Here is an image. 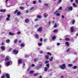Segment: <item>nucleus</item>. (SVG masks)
<instances>
[{"label":"nucleus","mask_w":78,"mask_h":78,"mask_svg":"<svg viewBox=\"0 0 78 78\" xmlns=\"http://www.w3.org/2000/svg\"><path fill=\"white\" fill-rule=\"evenodd\" d=\"M46 66L48 67H49V64H47V65H46Z\"/></svg>","instance_id":"obj_62"},{"label":"nucleus","mask_w":78,"mask_h":78,"mask_svg":"<svg viewBox=\"0 0 78 78\" xmlns=\"http://www.w3.org/2000/svg\"><path fill=\"white\" fill-rule=\"evenodd\" d=\"M34 9V7H32L30 9V10H33Z\"/></svg>","instance_id":"obj_50"},{"label":"nucleus","mask_w":78,"mask_h":78,"mask_svg":"<svg viewBox=\"0 0 78 78\" xmlns=\"http://www.w3.org/2000/svg\"><path fill=\"white\" fill-rule=\"evenodd\" d=\"M60 45V43H58L57 44V45Z\"/></svg>","instance_id":"obj_61"},{"label":"nucleus","mask_w":78,"mask_h":78,"mask_svg":"<svg viewBox=\"0 0 78 78\" xmlns=\"http://www.w3.org/2000/svg\"><path fill=\"white\" fill-rule=\"evenodd\" d=\"M44 17L45 18L47 17H48V14H47L46 13H44Z\"/></svg>","instance_id":"obj_16"},{"label":"nucleus","mask_w":78,"mask_h":78,"mask_svg":"<svg viewBox=\"0 0 78 78\" xmlns=\"http://www.w3.org/2000/svg\"><path fill=\"white\" fill-rule=\"evenodd\" d=\"M33 4H36V2L34 1L33 2Z\"/></svg>","instance_id":"obj_55"},{"label":"nucleus","mask_w":78,"mask_h":78,"mask_svg":"<svg viewBox=\"0 0 78 78\" xmlns=\"http://www.w3.org/2000/svg\"><path fill=\"white\" fill-rule=\"evenodd\" d=\"M65 44H66L67 47H69V45H70L69 43L68 42H66L65 43Z\"/></svg>","instance_id":"obj_13"},{"label":"nucleus","mask_w":78,"mask_h":78,"mask_svg":"<svg viewBox=\"0 0 78 78\" xmlns=\"http://www.w3.org/2000/svg\"><path fill=\"white\" fill-rule=\"evenodd\" d=\"M1 50H2V51H4V50H5V46H1Z\"/></svg>","instance_id":"obj_7"},{"label":"nucleus","mask_w":78,"mask_h":78,"mask_svg":"<svg viewBox=\"0 0 78 78\" xmlns=\"http://www.w3.org/2000/svg\"><path fill=\"white\" fill-rule=\"evenodd\" d=\"M17 12H18V10H16L14 12V14H15Z\"/></svg>","instance_id":"obj_49"},{"label":"nucleus","mask_w":78,"mask_h":78,"mask_svg":"<svg viewBox=\"0 0 78 78\" xmlns=\"http://www.w3.org/2000/svg\"><path fill=\"white\" fill-rule=\"evenodd\" d=\"M38 66V67H37V70H38V69H39L40 68H41V67H42V62L41 61L39 62Z\"/></svg>","instance_id":"obj_1"},{"label":"nucleus","mask_w":78,"mask_h":78,"mask_svg":"<svg viewBox=\"0 0 78 78\" xmlns=\"http://www.w3.org/2000/svg\"><path fill=\"white\" fill-rule=\"evenodd\" d=\"M57 27V25H56V23H55V25H54V28H56Z\"/></svg>","instance_id":"obj_39"},{"label":"nucleus","mask_w":78,"mask_h":78,"mask_svg":"<svg viewBox=\"0 0 78 78\" xmlns=\"http://www.w3.org/2000/svg\"><path fill=\"white\" fill-rule=\"evenodd\" d=\"M49 62V61H46L45 62V64H47V63H48Z\"/></svg>","instance_id":"obj_42"},{"label":"nucleus","mask_w":78,"mask_h":78,"mask_svg":"<svg viewBox=\"0 0 78 78\" xmlns=\"http://www.w3.org/2000/svg\"><path fill=\"white\" fill-rule=\"evenodd\" d=\"M21 33V32H20V31H18V32H17V34H20Z\"/></svg>","instance_id":"obj_38"},{"label":"nucleus","mask_w":78,"mask_h":78,"mask_svg":"<svg viewBox=\"0 0 78 78\" xmlns=\"http://www.w3.org/2000/svg\"><path fill=\"white\" fill-rule=\"evenodd\" d=\"M37 20H38V19L37 18H36L35 20V21H37Z\"/></svg>","instance_id":"obj_64"},{"label":"nucleus","mask_w":78,"mask_h":78,"mask_svg":"<svg viewBox=\"0 0 78 78\" xmlns=\"http://www.w3.org/2000/svg\"><path fill=\"white\" fill-rule=\"evenodd\" d=\"M17 12H18V10H16L14 12V14H15Z\"/></svg>","instance_id":"obj_47"},{"label":"nucleus","mask_w":78,"mask_h":78,"mask_svg":"<svg viewBox=\"0 0 78 78\" xmlns=\"http://www.w3.org/2000/svg\"><path fill=\"white\" fill-rule=\"evenodd\" d=\"M38 59L37 58H35L34 60V62H36V61H37Z\"/></svg>","instance_id":"obj_34"},{"label":"nucleus","mask_w":78,"mask_h":78,"mask_svg":"<svg viewBox=\"0 0 78 78\" xmlns=\"http://www.w3.org/2000/svg\"><path fill=\"white\" fill-rule=\"evenodd\" d=\"M37 18H38V19H41L42 17H41V16L37 15Z\"/></svg>","instance_id":"obj_26"},{"label":"nucleus","mask_w":78,"mask_h":78,"mask_svg":"<svg viewBox=\"0 0 78 78\" xmlns=\"http://www.w3.org/2000/svg\"><path fill=\"white\" fill-rule=\"evenodd\" d=\"M65 40L66 41H70V39L68 38H66L65 39Z\"/></svg>","instance_id":"obj_28"},{"label":"nucleus","mask_w":78,"mask_h":78,"mask_svg":"<svg viewBox=\"0 0 78 78\" xmlns=\"http://www.w3.org/2000/svg\"><path fill=\"white\" fill-rule=\"evenodd\" d=\"M17 12H18V10H16L14 12V14H15Z\"/></svg>","instance_id":"obj_48"},{"label":"nucleus","mask_w":78,"mask_h":78,"mask_svg":"<svg viewBox=\"0 0 78 78\" xmlns=\"http://www.w3.org/2000/svg\"><path fill=\"white\" fill-rule=\"evenodd\" d=\"M1 56L2 57H5V55H3V54H1Z\"/></svg>","instance_id":"obj_59"},{"label":"nucleus","mask_w":78,"mask_h":78,"mask_svg":"<svg viewBox=\"0 0 78 78\" xmlns=\"http://www.w3.org/2000/svg\"><path fill=\"white\" fill-rule=\"evenodd\" d=\"M6 43H9L10 42V40L9 39H7L6 41Z\"/></svg>","instance_id":"obj_20"},{"label":"nucleus","mask_w":78,"mask_h":78,"mask_svg":"<svg viewBox=\"0 0 78 78\" xmlns=\"http://www.w3.org/2000/svg\"><path fill=\"white\" fill-rule=\"evenodd\" d=\"M68 66L69 67H73V65L72 64H69Z\"/></svg>","instance_id":"obj_24"},{"label":"nucleus","mask_w":78,"mask_h":78,"mask_svg":"<svg viewBox=\"0 0 78 78\" xmlns=\"http://www.w3.org/2000/svg\"><path fill=\"white\" fill-rule=\"evenodd\" d=\"M43 41V38H41V39H40L41 42H42Z\"/></svg>","instance_id":"obj_56"},{"label":"nucleus","mask_w":78,"mask_h":78,"mask_svg":"<svg viewBox=\"0 0 78 78\" xmlns=\"http://www.w3.org/2000/svg\"><path fill=\"white\" fill-rule=\"evenodd\" d=\"M42 0H39L38 1V3H41L42 2Z\"/></svg>","instance_id":"obj_51"},{"label":"nucleus","mask_w":78,"mask_h":78,"mask_svg":"<svg viewBox=\"0 0 78 78\" xmlns=\"http://www.w3.org/2000/svg\"><path fill=\"white\" fill-rule=\"evenodd\" d=\"M56 37L55 36H54L53 37H52L53 40H55V39H56Z\"/></svg>","instance_id":"obj_29"},{"label":"nucleus","mask_w":78,"mask_h":78,"mask_svg":"<svg viewBox=\"0 0 78 78\" xmlns=\"http://www.w3.org/2000/svg\"><path fill=\"white\" fill-rule=\"evenodd\" d=\"M20 46L21 47H25V44H21L20 45Z\"/></svg>","instance_id":"obj_22"},{"label":"nucleus","mask_w":78,"mask_h":78,"mask_svg":"<svg viewBox=\"0 0 78 78\" xmlns=\"http://www.w3.org/2000/svg\"><path fill=\"white\" fill-rule=\"evenodd\" d=\"M72 22L73 25L75 24V20H73Z\"/></svg>","instance_id":"obj_30"},{"label":"nucleus","mask_w":78,"mask_h":78,"mask_svg":"<svg viewBox=\"0 0 78 78\" xmlns=\"http://www.w3.org/2000/svg\"><path fill=\"white\" fill-rule=\"evenodd\" d=\"M9 35L10 36H14V34L10 32L9 33Z\"/></svg>","instance_id":"obj_11"},{"label":"nucleus","mask_w":78,"mask_h":78,"mask_svg":"<svg viewBox=\"0 0 78 78\" xmlns=\"http://www.w3.org/2000/svg\"><path fill=\"white\" fill-rule=\"evenodd\" d=\"M9 56H7L6 58L5 59V61H9Z\"/></svg>","instance_id":"obj_9"},{"label":"nucleus","mask_w":78,"mask_h":78,"mask_svg":"<svg viewBox=\"0 0 78 78\" xmlns=\"http://www.w3.org/2000/svg\"><path fill=\"white\" fill-rule=\"evenodd\" d=\"M70 51V49H68L67 50H66V52H69Z\"/></svg>","instance_id":"obj_53"},{"label":"nucleus","mask_w":78,"mask_h":78,"mask_svg":"<svg viewBox=\"0 0 78 78\" xmlns=\"http://www.w3.org/2000/svg\"><path fill=\"white\" fill-rule=\"evenodd\" d=\"M62 9V7H60V8L58 9V10H61Z\"/></svg>","instance_id":"obj_46"},{"label":"nucleus","mask_w":78,"mask_h":78,"mask_svg":"<svg viewBox=\"0 0 78 78\" xmlns=\"http://www.w3.org/2000/svg\"><path fill=\"white\" fill-rule=\"evenodd\" d=\"M5 75H3L1 77V78H5Z\"/></svg>","instance_id":"obj_52"},{"label":"nucleus","mask_w":78,"mask_h":78,"mask_svg":"<svg viewBox=\"0 0 78 78\" xmlns=\"http://www.w3.org/2000/svg\"><path fill=\"white\" fill-rule=\"evenodd\" d=\"M42 30V28L40 27L38 29V30H37L38 31H41Z\"/></svg>","instance_id":"obj_10"},{"label":"nucleus","mask_w":78,"mask_h":78,"mask_svg":"<svg viewBox=\"0 0 78 78\" xmlns=\"http://www.w3.org/2000/svg\"><path fill=\"white\" fill-rule=\"evenodd\" d=\"M72 69H77V66H74L72 67Z\"/></svg>","instance_id":"obj_21"},{"label":"nucleus","mask_w":78,"mask_h":78,"mask_svg":"<svg viewBox=\"0 0 78 78\" xmlns=\"http://www.w3.org/2000/svg\"><path fill=\"white\" fill-rule=\"evenodd\" d=\"M29 21V19H26V20H25V22L26 23H28Z\"/></svg>","instance_id":"obj_12"},{"label":"nucleus","mask_w":78,"mask_h":78,"mask_svg":"<svg viewBox=\"0 0 78 78\" xmlns=\"http://www.w3.org/2000/svg\"><path fill=\"white\" fill-rule=\"evenodd\" d=\"M46 58L47 59H49V56L48 55H46Z\"/></svg>","instance_id":"obj_33"},{"label":"nucleus","mask_w":78,"mask_h":78,"mask_svg":"<svg viewBox=\"0 0 78 78\" xmlns=\"http://www.w3.org/2000/svg\"><path fill=\"white\" fill-rule=\"evenodd\" d=\"M37 75H38V73H36V74H34V76H37Z\"/></svg>","instance_id":"obj_41"},{"label":"nucleus","mask_w":78,"mask_h":78,"mask_svg":"<svg viewBox=\"0 0 78 78\" xmlns=\"http://www.w3.org/2000/svg\"><path fill=\"white\" fill-rule=\"evenodd\" d=\"M22 62V59H19L18 61V63L19 64H21Z\"/></svg>","instance_id":"obj_8"},{"label":"nucleus","mask_w":78,"mask_h":78,"mask_svg":"<svg viewBox=\"0 0 78 78\" xmlns=\"http://www.w3.org/2000/svg\"><path fill=\"white\" fill-rule=\"evenodd\" d=\"M62 0H59L58 1V3L59 4H60L61 3V2H62Z\"/></svg>","instance_id":"obj_35"},{"label":"nucleus","mask_w":78,"mask_h":78,"mask_svg":"<svg viewBox=\"0 0 78 78\" xmlns=\"http://www.w3.org/2000/svg\"><path fill=\"white\" fill-rule=\"evenodd\" d=\"M0 12H5V11H6V9H4V10H0Z\"/></svg>","instance_id":"obj_27"},{"label":"nucleus","mask_w":78,"mask_h":78,"mask_svg":"<svg viewBox=\"0 0 78 78\" xmlns=\"http://www.w3.org/2000/svg\"><path fill=\"white\" fill-rule=\"evenodd\" d=\"M17 16H19V15H20V12H17Z\"/></svg>","instance_id":"obj_32"},{"label":"nucleus","mask_w":78,"mask_h":78,"mask_svg":"<svg viewBox=\"0 0 78 78\" xmlns=\"http://www.w3.org/2000/svg\"><path fill=\"white\" fill-rule=\"evenodd\" d=\"M76 2L77 4H78V0H76Z\"/></svg>","instance_id":"obj_63"},{"label":"nucleus","mask_w":78,"mask_h":78,"mask_svg":"<svg viewBox=\"0 0 78 78\" xmlns=\"http://www.w3.org/2000/svg\"><path fill=\"white\" fill-rule=\"evenodd\" d=\"M28 13V10H27L26 11V13L27 14Z\"/></svg>","instance_id":"obj_54"},{"label":"nucleus","mask_w":78,"mask_h":78,"mask_svg":"<svg viewBox=\"0 0 78 78\" xmlns=\"http://www.w3.org/2000/svg\"><path fill=\"white\" fill-rule=\"evenodd\" d=\"M20 9H24V7H20Z\"/></svg>","instance_id":"obj_44"},{"label":"nucleus","mask_w":78,"mask_h":78,"mask_svg":"<svg viewBox=\"0 0 78 78\" xmlns=\"http://www.w3.org/2000/svg\"><path fill=\"white\" fill-rule=\"evenodd\" d=\"M62 19H65V17H64V16L63 15H62Z\"/></svg>","instance_id":"obj_57"},{"label":"nucleus","mask_w":78,"mask_h":78,"mask_svg":"<svg viewBox=\"0 0 78 78\" xmlns=\"http://www.w3.org/2000/svg\"><path fill=\"white\" fill-rule=\"evenodd\" d=\"M35 37H36V38H37V39H39V36L37 34H35Z\"/></svg>","instance_id":"obj_15"},{"label":"nucleus","mask_w":78,"mask_h":78,"mask_svg":"<svg viewBox=\"0 0 78 78\" xmlns=\"http://www.w3.org/2000/svg\"><path fill=\"white\" fill-rule=\"evenodd\" d=\"M59 67L61 68V69L64 70L65 69H66V66L65 64H63L62 65L60 66Z\"/></svg>","instance_id":"obj_2"},{"label":"nucleus","mask_w":78,"mask_h":78,"mask_svg":"<svg viewBox=\"0 0 78 78\" xmlns=\"http://www.w3.org/2000/svg\"><path fill=\"white\" fill-rule=\"evenodd\" d=\"M6 75L7 78H10V76H9V74H6Z\"/></svg>","instance_id":"obj_18"},{"label":"nucleus","mask_w":78,"mask_h":78,"mask_svg":"<svg viewBox=\"0 0 78 78\" xmlns=\"http://www.w3.org/2000/svg\"><path fill=\"white\" fill-rule=\"evenodd\" d=\"M12 48H10L9 49V51H10L12 50Z\"/></svg>","instance_id":"obj_60"},{"label":"nucleus","mask_w":78,"mask_h":78,"mask_svg":"<svg viewBox=\"0 0 78 78\" xmlns=\"http://www.w3.org/2000/svg\"><path fill=\"white\" fill-rule=\"evenodd\" d=\"M58 12V10L56 11H55L54 13V14H55L56 13H57Z\"/></svg>","instance_id":"obj_58"},{"label":"nucleus","mask_w":78,"mask_h":78,"mask_svg":"<svg viewBox=\"0 0 78 78\" xmlns=\"http://www.w3.org/2000/svg\"><path fill=\"white\" fill-rule=\"evenodd\" d=\"M13 52L15 54V55H17L18 53V51H16V50H14L13 51Z\"/></svg>","instance_id":"obj_6"},{"label":"nucleus","mask_w":78,"mask_h":78,"mask_svg":"<svg viewBox=\"0 0 78 78\" xmlns=\"http://www.w3.org/2000/svg\"><path fill=\"white\" fill-rule=\"evenodd\" d=\"M34 71H30V73H34Z\"/></svg>","instance_id":"obj_31"},{"label":"nucleus","mask_w":78,"mask_h":78,"mask_svg":"<svg viewBox=\"0 0 78 78\" xmlns=\"http://www.w3.org/2000/svg\"><path fill=\"white\" fill-rule=\"evenodd\" d=\"M53 57H51V58H49L50 61H52L53 60Z\"/></svg>","instance_id":"obj_19"},{"label":"nucleus","mask_w":78,"mask_h":78,"mask_svg":"<svg viewBox=\"0 0 78 78\" xmlns=\"http://www.w3.org/2000/svg\"><path fill=\"white\" fill-rule=\"evenodd\" d=\"M73 5L74 7H77V5L75 4V3H73Z\"/></svg>","instance_id":"obj_23"},{"label":"nucleus","mask_w":78,"mask_h":78,"mask_svg":"<svg viewBox=\"0 0 78 78\" xmlns=\"http://www.w3.org/2000/svg\"><path fill=\"white\" fill-rule=\"evenodd\" d=\"M7 16L8 17V18L6 19L7 20H10V17H11V16L9 15H7Z\"/></svg>","instance_id":"obj_5"},{"label":"nucleus","mask_w":78,"mask_h":78,"mask_svg":"<svg viewBox=\"0 0 78 78\" xmlns=\"http://www.w3.org/2000/svg\"><path fill=\"white\" fill-rule=\"evenodd\" d=\"M47 70H48V68L47 67H45L44 69V71L47 72Z\"/></svg>","instance_id":"obj_25"},{"label":"nucleus","mask_w":78,"mask_h":78,"mask_svg":"<svg viewBox=\"0 0 78 78\" xmlns=\"http://www.w3.org/2000/svg\"><path fill=\"white\" fill-rule=\"evenodd\" d=\"M74 28V27L73 26H72L71 27V33H73V32Z\"/></svg>","instance_id":"obj_4"},{"label":"nucleus","mask_w":78,"mask_h":78,"mask_svg":"<svg viewBox=\"0 0 78 78\" xmlns=\"http://www.w3.org/2000/svg\"><path fill=\"white\" fill-rule=\"evenodd\" d=\"M12 64V61H10L9 62H8L6 63V66H9V65H11Z\"/></svg>","instance_id":"obj_3"},{"label":"nucleus","mask_w":78,"mask_h":78,"mask_svg":"<svg viewBox=\"0 0 78 78\" xmlns=\"http://www.w3.org/2000/svg\"><path fill=\"white\" fill-rule=\"evenodd\" d=\"M56 16H60V14L59 13H57V14H56Z\"/></svg>","instance_id":"obj_37"},{"label":"nucleus","mask_w":78,"mask_h":78,"mask_svg":"<svg viewBox=\"0 0 78 78\" xmlns=\"http://www.w3.org/2000/svg\"><path fill=\"white\" fill-rule=\"evenodd\" d=\"M42 45V44L41 43H38V46H41V45Z\"/></svg>","instance_id":"obj_36"},{"label":"nucleus","mask_w":78,"mask_h":78,"mask_svg":"<svg viewBox=\"0 0 78 78\" xmlns=\"http://www.w3.org/2000/svg\"><path fill=\"white\" fill-rule=\"evenodd\" d=\"M44 5L45 6H48V4L47 3H45L44 4Z\"/></svg>","instance_id":"obj_40"},{"label":"nucleus","mask_w":78,"mask_h":78,"mask_svg":"<svg viewBox=\"0 0 78 78\" xmlns=\"http://www.w3.org/2000/svg\"><path fill=\"white\" fill-rule=\"evenodd\" d=\"M17 40L16 39L14 41V43H17Z\"/></svg>","instance_id":"obj_45"},{"label":"nucleus","mask_w":78,"mask_h":78,"mask_svg":"<svg viewBox=\"0 0 78 78\" xmlns=\"http://www.w3.org/2000/svg\"><path fill=\"white\" fill-rule=\"evenodd\" d=\"M58 30L57 29H55V30H54L53 31V32L54 33H57L58 32Z\"/></svg>","instance_id":"obj_14"},{"label":"nucleus","mask_w":78,"mask_h":78,"mask_svg":"<svg viewBox=\"0 0 78 78\" xmlns=\"http://www.w3.org/2000/svg\"><path fill=\"white\" fill-rule=\"evenodd\" d=\"M68 9L69 11H72V10L73 9L72 7H68Z\"/></svg>","instance_id":"obj_17"},{"label":"nucleus","mask_w":78,"mask_h":78,"mask_svg":"<svg viewBox=\"0 0 78 78\" xmlns=\"http://www.w3.org/2000/svg\"><path fill=\"white\" fill-rule=\"evenodd\" d=\"M47 54L48 55H50V56H51V54L50 52H48Z\"/></svg>","instance_id":"obj_43"}]
</instances>
